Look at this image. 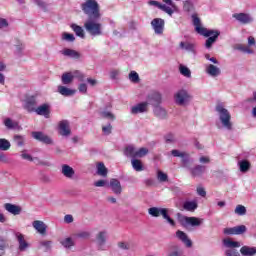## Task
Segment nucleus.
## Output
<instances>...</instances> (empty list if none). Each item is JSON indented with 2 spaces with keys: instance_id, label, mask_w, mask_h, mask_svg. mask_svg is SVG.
Here are the masks:
<instances>
[{
  "instance_id": "obj_50",
  "label": "nucleus",
  "mask_w": 256,
  "mask_h": 256,
  "mask_svg": "<svg viewBox=\"0 0 256 256\" xmlns=\"http://www.w3.org/2000/svg\"><path fill=\"white\" fill-rule=\"evenodd\" d=\"M164 141L167 144L177 143V139H175V135L173 133H168L164 135Z\"/></svg>"
},
{
  "instance_id": "obj_59",
  "label": "nucleus",
  "mask_w": 256,
  "mask_h": 256,
  "mask_svg": "<svg viewBox=\"0 0 256 256\" xmlns=\"http://www.w3.org/2000/svg\"><path fill=\"white\" fill-rule=\"evenodd\" d=\"M101 117H104V119H115V115H113V113L109 112V111H102L100 113Z\"/></svg>"
},
{
  "instance_id": "obj_20",
  "label": "nucleus",
  "mask_w": 256,
  "mask_h": 256,
  "mask_svg": "<svg viewBox=\"0 0 256 256\" xmlns=\"http://www.w3.org/2000/svg\"><path fill=\"white\" fill-rule=\"evenodd\" d=\"M153 113L158 119H167V110L163 108L161 104L153 107Z\"/></svg>"
},
{
  "instance_id": "obj_3",
  "label": "nucleus",
  "mask_w": 256,
  "mask_h": 256,
  "mask_svg": "<svg viewBox=\"0 0 256 256\" xmlns=\"http://www.w3.org/2000/svg\"><path fill=\"white\" fill-rule=\"evenodd\" d=\"M171 155L173 157H181V163H182V167H184V169H188L191 177H203V175H205V173H207V166L203 165V164H196L194 167H190L189 163H193L194 159L191 157V155L187 152H181L177 149H173L171 151Z\"/></svg>"
},
{
  "instance_id": "obj_62",
  "label": "nucleus",
  "mask_w": 256,
  "mask_h": 256,
  "mask_svg": "<svg viewBox=\"0 0 256 256\" xmlns=\"http://www.w3.org/2000/svg\"><path fill=\"white\" fill-rule=\"evenodd\" d=\"M0 163H9V156L3 152H0Z\"/></svg>"
},
{
  "instance_id": "obj_47",
  "label": "nucleus",
  "mask_w": 256,
  "mask_h": 256,
  "mask_svg": "<svg viewBox=\"0 0 256 256\" xmlns=\"http://www.w3.org/2000/svg\"><path fill=\"white\" fill-rule=\"evenodd\" d=\"M63 41H67L68 43H73L75 41V35L69 32H64L62 34Z\"/></svg>"
},
{
  "instance_id": "obj_9",
  "label": "nucleus",
  "mask_w": 256,
  "mask_h": 256,
  "mask_svg": "<svg viewBox=\"0 0 256 256\" xmlns=\"http://www.w3.org/2000/svg\"><path fill=\"white\" fill-rule=\"evenodd\" d=\"M14 237L18 243V251L25 253L31 247V244L25 240V236L21 232H14Z\"/></svg>"
},
{
  "instance_id": "obj_1",
  "label": "nucleus",
  "mask_w": 256,
  "mask_h": 256,
  "mask_svg": "<svg viewBox=\"0 0 256 256\" xmlns=\"http://www.w3.org/2000/svg\"><path fill=\"white\" fill-rule=\"evenodd\" d=\"M82 11L87 15V20L84 23V29L91 35V37H98L103 35L101 21V12L99 10V3L96 0H86L82 4Z\"/></svg>"
},
{
  "instance_id": "obj_46",
  "label": "nucleus",
  "mask_w": 256,
  "mask_h": 256,
  "mask_svg": "<svg viewBox=\"0 0 256 256\" xmlns=\"http://www.w3.org/2000/svg\"><path fill=\"white\" fill-rule=\"evenodd\" d=\"M179 72L184 76V77H191V70L189 69V67L181 64L179 66Z\"/></svg>"
},
{
  "instance_id": "obj_24",
  "label": "nucleus",
  "mask_w": 256,
  "mask_h": 256,
  "mask_svg": "<svg viewBox=\"0 0 256 256\" xmlns=\"http://www.w3.org/2000/svg\"><path fill=\"white\" fill-rule=\"evenodd\" d=\"M131 165L132 169H134V171H137L138 173L141 171H145V165H143V161L138 158H132Z\"/></svg>"
},
{
  "instance_id": "obj_41",
  "label": "nucleus",
  "mask_w": 256,
  "mask_h": 256,
  "mask_svg": "<svg viewBox=\"0 0 256 256\" xmlns=\"http://www.w3.org/2000/svg\"><path fill=\"white\" fill-rule=\"evenodd\" d=\"M60 243L65 249H71V247H75V242L71 237L62 240Z\"/></svg>"
},
{
  "instance_id": "obj_5",
  "label": "nucleus",
  "mask_w": 256,
  "mask_h": 256,
  "mask_svg": "<svg viewBox=\"0 0 256 256\" xmlns=\"http://www.w3.org/2000/svg\"><path fill=\"white\" fill-rule=\"evenodd\" d=\"M216 111L219 113L220 123L224 129L231 131L233 129V123H231V113H229V110L223 107V104H218L216 106Z\"/></svg>"
},
{
  "instance_id": "obj_32",
  "label": "nucleus",
  "mask_w": 256,
  "mask_h": 256,
  "mask_svg": "<svg viewBox=\"0 0 256 256\" xmlns=\"http://www.w3.org/2000/svg\"><path fill=\"white\" fill-rule=\"evenodd\" d=\"M62 174L64 177H67L68 179H71L73 175H75V170L67 164L62 165Z\"/></svg>"
},
{
  "instance_id": "obj_60",
  "label": "nucleus",
  "mask_w": 256,
  "mask_h": 256,
  "mask_svg": "<svg viewBox=\"0 0 256 256\" xmlns=\"http://www.w3.org/2000/svg\"><path fill=\"white\" fill-rule=\"evenodd\" d=\"M225 255L226 256H241V254H239V252L237 251V249H227L225 251Z\"/></svg>"
},
{
  "instance_id": "obj_52",
  "label": "nucleus",
  "mask_w": 256,
  "mask_h": 256,
  "mask_svg": "<svg viewBox=\"0 0 256 256\" xmlns=\"http://www.w3.org/2000/svg\"><path fill=\"white\" fill-rule=\"evenodd\" d=\"M129 80L131 81V83H139V74L136 71H131L129 73Z\"/></svg>"
},
{
  "instance_id": "obj_10",
  "label": "nucleus",
  "mask_w": 256,
  "mask_h": 256,
  "mask_svg": "<svg viewBox=\"0 0 256 256\" xmlns=\"http://www.w3.org/2000/svg\"><path fill=\"white\" fill-rule=\"evenodd\" d=\"M150 25L155 33V35H163V31H165V20L162 18H154Z\"/></svg>"
},
{
  "instance_id": "obj_45",
  "label": "nucleus",
  "mask_w": 256,
  "mask_h": 256,
  "mask_svg": "<svg viewBox=\"0 0 256 256\" xmlns=\"http://www.w3.org/2000/svg\"><path fill=\"white\" fill-rule=\"evenodd\" d=\"M14 141H15L17 147H23V145H25V136L15 134Z\"/></svg>"
},
{
  "instance_id": "obj_29",
  "label": "nucleus",
  "mask_w": 256,
  "mask_h": 256,
  "mask_svg": "<svg viewBox=\"0 0 256 256\" xmlns=\"http://www.w3.org/2000/svg\"><path fill=\"white\" fill-rule=\"evenodd\" d=\"M70 27L72 31H74L76 37H80V39H85V30L83 29V27L77 24H71Z\"/></svg>"
},
{
  "instance_id": "obj_33",
  "label": "nucleus",
  "mask_w": 256,
  "mask_h": 256,
  "mask_svg": "<svg viewBox=\"0 0 256 256\" xmlns=\"http://www.w3.org/2000/svg\"><path fill=\"white\" fill-rule=\"evenodd\" d=\"M9 248V243H7V239L0 235V256H4L7 253V249Z\"/></svg>"
},
{
  "instance_id": "obj_25",
  "label": "nucleus",
  "mask_w": 256,
  "mask_h": 256,
  "mask_svg": "<svg viewBox=\"0 0 256 256\" xmlns=\"http://www.w3.org/2000/svg\"><path fill=\"white\" fill-rule=\"evenodd\" d=\"M240 253L242 256H255L256 255V247L242 246L240 249Z\"/></svg>"
},
{
  "instance_id": "obj_7",
  "label": "nucleus",
  "mask_w": 256,
  "mask_h": 256,
  "mask_svg": "<svg viewBox=\"0 0 256 256\" xmlns=\"http://www.w3.org/2000/svg\"><path fill=\"white\" fill-rule=\"evenodd\" d=\"M191 99H193V97L185 89L178 90L174 94V101L176 105H179L180 107H185L186 105H189V103H191Z\"/></svg>"
},
{
  "instance_id": "obj_19",
  "label": "nucleus",
  "mask_w": 256,
  "mask_h": 256,
  "mask_svg": "<svg viewBox=\"0 0 256 256\" xmlns=\"http://www.w3.org/2000/svg\"><path fill=\"white\" fill-rule=\"evenodd\" d=\"M4 209L11 215H21L22 208L17 204L5 203Z\"/></svg>"
},
{
  "instance_id": "obj_64",
  "label": "nucleus",
  "mask_w": 256,
  "mask_h": 256,
  "mask_svg": "<svg viewBox=\"0 0 256 256\" xmlns=\"http://www.w3.org/2000/svg\"><path fill=\"white\" fill-rule=\"evenodd\" d=\"M78 91L79 93H87V84L85 83H81L79 86H78Z\"/></svg>"
},
{
  "instance_id": "obj_61",
  "label": "nucleus",
  "mask_w": 256,
  "mask_h": 256,
  "mask_svg": "<svg viewBox=\"0 0 256 256\" xmlns=\"http://www.w3.org/2000/svg\"><path fill=\"white\" fill-rule=\"evenodd\" d=\"M223 233H224V235H235V226L229 227V228H224Z\"/></svg>"
},
{
  "instance_id": "obj_40",
  "label": "nucleus",
  "mask_w": 256,
  "mask_h": 256,
  "mask_svg": "<svg viewBox=\"0 0 256 256\" xmlns=\"http://www.w3.org/2000/svg\"><path fill=\"white\" fill-rule=\"evenodd\" d=\"M4 125L6 128L8 129H17V127H19V124L17 122H14L13 119L11 118H6L4 119Z\"/></svg>"
},
{
  "instance_id": "obj_39",
  "label": "nucleus",
  "mask_w": 256,
  "mask_h": 256,
  "mask_svg": "<svg viewBox=\"0 0 256 256\" xmlns=\"http://www.w3.org/2000/svg\"><path fill=\"white\" fill-rule=\"evenodd\" d=\"M170 249L168 256H183V251L179 249V245H172Z\"/></svg>"
},
{
  "instance_id": "obj_56",
  "label": "nucleus",
  "mask_w": 256,
  "mask_h": 256,
  "mask_svg": "<svg viewBox=\"0 0 256 256\" xmlns=\"http://www.w3.org/2000/svg\"><path fill=\"white\" fill-rule=\"evenodd\" d=\"M72 75L74 79H78V81H85V74L79 70H76Z\"/></svg>"
},
{
  "instance_id": "obj_16",
  "label": "nucleus",
  "mask_w": 256,
  "mask_h": 256,
  "mask_svg": "<svg viewBox=\"0 0 256 256\" xmlns=\"http://www.w3.org/2000/svg\"><path fill=\"white\" fill-rule=\"evenodd\" d=\"M147 107H149V103L140 102L131 107L132 115H139V113H147Z\"/></svg>"
},
{
  "instance_id": "obj_44",
  "label": "nucleus",
  "mask_w": 256,
  "mask_h": 256,
  "mask_svg": "<svg viewBox=\"0 0 256 256\" xmlns=\"http://www.w3.org/2000/svg\"><path fill=\"white\" fill-rule=\"evenodd\" d=\"M135 147L133 146H127L124 150V155H126V157H131V159H135Z\"/></svg>"
},
{
  "instance_id": "obj_30",
  "label": "nucleus",
  "mask_w": 256,
  "mask_h": 256,
  "mask_svg": "<svg viewBox=\"0 0 256 256\" xmlns=\"http://www.w3.org/2000/svg\"><path fill=\"white\" fill-rule=\"evenodd\" d=\"M35 105H37V101L35 100V97L32 96L26 100L24 107L29 113H33V111L36 110Z\"/></svg>"
},
{
  "instance_id": "obj_54",
  "label": "nucleus",
  "mask_w": 256,
  "mask_h": 256,
  "mask_svg": "<svg viewBox=\"0 0 256 256\" xmlns=\"http://www.w3.org/2000/svg\"><path fill=\"white\" fill-rule=\"evenodd\" d=\"M113 131V126L111 125V122H108L106 126H102V132L104 135H111Z\"/></svg>"
},
{
  "instance_id": "obj_58",
  "label": "nucleus",
  "mask_w": 256,
  "mask_h": 256,
  "mask_svg": "<svg viewBox=\"0 0 256 256\" xmlns=\"http://www.w3.org/2000/svg\"><path fill=\"white\" fill-rule=\"evenodd\" d=\"M94 187H109V181L107 180H98L94 182Z\"/></svg>"
},
{
  "instance_id": "obj_37",
  "label": "nucleus",
  "mask_w": 256,
  "mask_h": 256,
  "mask_svg": "<svg viewBox=\"0 0 256 256\" xmlns=\"http://www.w3.org/2000/svg\"><path fill=\"white\" fill-rule=\"evenodd\" d=\"M180 49H184L185 51L195 53V44L182 41L180 42Z\"/></svg>"
},
{
  "instance_id": "obj_2",
  "label": "nucleus",
  "mask_w": 256,
  "mask_h": 256,
  "mask_svg": "<svg viewBox=\"0 0 256 256\" xmlns=\"http://www.w3.org/2000/svg\"><path fill=\"white\" fill-rule=\"evenodd\" d=\"M192 23L195 27L196 33L198 35H202V37H206L204 47L206 49H211L215 43H217V40L219 39V36L221 35V31L215 30V29H207L203 26H201V18L194 13L191 15Z\"/></svg>"
},
{
  "instance_id": "obj_43",
  "label": "nucleus",
  "mask_w": 256,
  "mask_h": 256,
  "mask_svg": "<svg viewBox=\"0 0 256 256\" xmlns=\"http://www.w3.org/2000/svg\"><path fill=\"white\" fill-rule=\"evenodd\" d=\"M149 153V149L142 147L139 150H137L134 154L135 159H141L145 157Z\"/></svg>"
},
{
  "instance_id": "obj_21",
  "label": "nucleus",
  "mask_w": 256,
  "mask_h": 256,
  "mask_svg": "<svg viewBox=\"0 0 256 256\" xmlns=\"http://www.w3.org/2000/svg\"><path fill=\"white\" fill-rule=\"evenodd\" d=\"M222 243L227 249H237L241 247V242L235 241L231 238H224Z\"/></svg>"
},
{
  "instance_id": "obj_42",
  "label": "nucleus",
  "mask_w": 256,
  "mask_h": 256,
  "mask_svg": "<svg viewBox=\"0 0 256 256\" xmlns=\"http://www.w3.org/2000/svg\"><path fill=\"white\" fill-rule=\"evenodd\" d=\"M97 241H98L99 247H102V245H105V241H107V232L105 231L99 232L97 236Z\"/></svg>"
},
{
  "instance_id": "obj_11",
  "label": "nucleus",
  "mask_w": 256,
  "mask_h": 256,
  "mask_svg": "<svg viewBox=\"0 0 256 256\" xmlns=\"http://www.w3.org/2000/svg\"><path fill=\"white\" fill-rule=\"evenodd\" d=\"M33 139H36V141H40L41 143H44L45 145H53V139L51 137L45 135L41 131H34L32 132Z\"/></svg>"
},
{
  "instance_id": "obj_6",
  "label": "nucleus",
  "mask_w": 256,
  "mask_h": 256,
  "mask_svg": "<svg viewBox=\"0 0 256 256\" xmlns=\"http://www.w3.org/2000/svg\"><path fill=\"white\" fill-rule=\"evenodd\" d=\"M148 213L149 215H151V217H163V219H165L167 221V223H169V225H171V227H175L176 223L175 220H173V218H171V216H169V209L167 208H160V207H150L148 209Z\"/></svg>"
},
{
  "instance_id": "obj_51",
  "label": "nucleus",
  "mask_w": 256,
  "mask_h": 256,
  "mask_svg": "<svg viewBox=\"0 0 256 256\" xmlns=\"http://www.w3.org/2000/svg\"><path fill=\"white\" fill-rule=\"evenodd\" d=\"M157 177L158 181H160L161 183H167V181H169V176L163 171H158Z\"/></svg>"
},
{
  "instance_id": "obj_23",
  "label": "nucleus",
  "mask_w": 256,
  "mask_h": 256,
  "mask_svg": "<svg viewBox=\"0 0 256 256\" xmlns=\"http://www.w3.org/2000/svg\"><path fill=\"white\" fill-rule=\"evenodd\" d=\"M58 93L63 95V97H71L77 93V90L68 88L66 86H58Z\"/></svg>"
},
{
  "instance_id": "obj_17",
  "label": "nucleus",
  "mask_w": 256,
  "mask_h": 256,
  "mask_svg": "<svg viewBox=\"0 0 256 256\" xmlns=\"http://www.w3.org/2000/svg\"><path fill=\"white\" fill-rule=\"evenodd\" d=\"M58 129L60 131V135L64 137H69L71 135V128H69V121L61 120L58 124Z\"/></svg>"
},
{
  "instance_id": "obj_55",
  "label": "nucleus",
  "mask_w": 256,
  "mask_h": 256,
  "mask_svg": "<svg viewBox=\"0 0 256 256\" xmlns=\"http://www.w3.org/2000/svg\"><path fill=\"white\" fill-rule=\"evenodd\" d=\"M74 237H76L77 239H89V237H91V233L87 231H83V232L74 234Z\"/></svg>"
},
{
  "instance_id": "obj_26",
  "label": "nucleus",
  "mask_w": 256,
  "mask_h": 256,
  "mask_svg": "<svg viewBox=\"0 0 256 256\" xmlns=\"http://www.w3.org/2000/svg\"><path fill=\"white\" fill-rule=\"evenodd\" d=\"M206 73L211 77H218V75H221V69L213 64H209L206 68Z\"/></svg>"
},
{
  "instance_id": "obj_13",
  "label": "nucleus",
  "mask_w": 256,
  "mask_h": 256,
  "mask_svg": "<svg viewBox=\"0 0 256 256\" xmlns=\"http://www.w3.org/2000/svg\"><path fill=\"white\" fill-rule=\"evenodd\" d=\"M35 113L45 117V119H49L51 115V105L44 103L36 108Z\"/></svg>"
},
{
  "instance_id": "obj_34",
  "label": "nucleus",
  "mask_w": 256,
  "mask_h": 256,
  "mask_svg": "<svg viewBox=\"0 0 256 256\" xmlns=\"http://www.w3.org/2000/svg\"><path fill=\"white\" fill-rule=\"evenodd\" d=\"M73 79H75V76H73L71 72H66L62 74L63 85H70V83H73Z\"/></svg>"
},
{
  "instance_id": "obj_53",
  "label": "nucleus",
  "mask_w": 256,
  "mask_h": 256,
  "mask_svg": "<svg viewBox=\"0 0 256 256\" xmlns=\"http://www.w3.org/2000/svg\"><path fill=\"white\" fill-rule=\"evenodd\" d=\"M235 213L236 215H240V216L246 215L247 208H245V206L243 205H237L235 208Z\"/></svg>"
},
{
  "instance_id": "obj_22",
  "label": "nucleus",
  "mask_w": 256,
  "mask_h": 256,
  "mask_svg": "<svg viewBox=\"0 0 256 256\" xmlns=\"http://www.w3.org/2000/svg\"><path fill=\"white\" fill-rule=\"evenodd\" d=\"M34 229L37 230L38 233H40V235H45L47 233V225L44 224L43 221L41 220H35L32 223Z\"/></svg>"
},
{
  "instance_id": "obj_49",
  "label": "nucleus",
  "mask_w": 256,
  "mask_h": 256,
  "mask_svg": "<svg viewBox=\"0 0 256 256\" xmlns=\"http://www.w3.org/2000/svg\"><path fill=\"white\" fill-rule=\"evenodd\" d=\"M20 157L24 161H30V162H33L34 159L39 160V158H37V157L33 158V156H31V154H28L27 150H23Z\"/></svg>"
},
{
  "instance_id": "obj_48",
  "label": "nucleus",
  "mask_w": 256,
  "mask_h": 256,
  "mask_svg": "<svg viewBox=\"0 0 256 256\" xmlns=\"http://www.w3.org/2000/svg\"><path fill=\"white\" fill-rule=\"evenodd\" d=\"M235 235H243L244 233H247V226L245 225H238L234 226Z\"/></svg>"
},
{
  "instance_id": "obj_35",
  "label": "nucleus",
  "mask_w": 256,
  "mask_h": 256,
  "mask_svg": "<svg viewBox=\"0 0 256 256\" xmlns=\"http://www.w3.org/2000/svg\"><path fill=\"white\" fill-rule=\"evenodd\" d=\"M32 3L37 5V7L44 11V13H47V11H49V4L43 0H32Z\"/></svg>"
},
{
  "instance_id": "obj_28",
  "label": "nucleus",
  "mask_w": 256,
  "mask_h": 256,
  "mask_svg": "<svg viewBox=\"0 0 256 256\" xmlns=\"http://www.w3.org/2000/svg\"><path fill=\"white\" fill-rule=\"evenodd\" d=\"M238 167L241 173H247L251 169V162L247 159H242L238 161Z\"/></svg>"
},
{
  "instance_id": "obj_31",
  "label": "nucleus",
  "mask_w": 256,
  "mask_h": 256,
  "mask_svg": "<svg viewBox=\"0 0 256 256\" xmlns=\"http://www.w3.org/2000/svg\"><path fill=\"white\" fill-rule=\"evenodd\" d=\"M96 173L97 175H100V177H107V173H109V170L107 167H105V163L99 162L96 166Z\"/></svg>"
},
{
  "instance_id": "obj_63",
  "label": "nucleus",
  "mask_w": 256,
  "mask_h": 256,
  "mask_svg": "<svg viewBox=\"0 0 256 256\" xmlns=\"http://www.w3.org/2000/svg\"><path fill=\"white\" fill-rule=\"evenodd\" d=\"M23 49H25L23 45L16 46L15 55H17L18 57H21V55H23Z\"/></svg>"
},
{
  "instance_id": "obj_15",
  "label": "nucleus",
  "mask_w": 256,
  "mask_h": 256,
  "mask_svg": "<svg viewBox=\"0 0 256 256\" xmlns=\"http://www.w3.org/2000/svg\"><path fill=\"white\" fill-rule=\"evenodd\" d=\"M176 237H177V239L182 241V243H184V245L188 249H191V247H193V241L191 239H189V236L184 231L178 230L176 232Z\"/></svg>"
},
{
  "instance_id": "obj_14",
  "label": "nucleus",
  "mask_w": 256,
  "mask_h": 256,
  "mask_svg": "<svg viewBox=\"0 0 256 256\" xmlns=\"http://www.w3.org/2000/svg\"><path fill=\"white\" fill-rule=\"evenodd\" d=\"M199 207L197 201L195 200H185L182 202L181 207L179 208L180 211H190L193 213Z\"/></svg>"
},
{
  "instance_id": "obj_57",
  "label": "nucleus",
  "mask_w": 256,
  "mask_h": 256,
  "mask_svg": "<svg viewBox=\"0 0 256 256\" xmlns=\"http://www.w3.org/2000/svg\"><path fill=\"white\" fill-rule=\"evenodd\" d=\"M160 9L161 11H164V13H167V15H169L170 17L173 16V13H174L173 9L167 6L166 4H162Z\"/></svg>"
},
{
  "instance_id": "obj_18",
  "label": "nucleus",
  "mask_w": 256,
  "mask_h": 256,
  "mask_svg": "<svg viewBox=\"0 0 256 256\" xmlns=\"http://www.w3.org/2000/svg\"><path fill=\"white\" fill-rule=\"evenodd\" d=\"M108 187L111 188V190L113 191V193L115 195H121L123 188L121 187V182L116 179V178H112L110 180V183L108 184Z\"/></svg>"
},
{
  "instance_id": "obj_36",
  "label": "nucleus",
  "mask_w": 256,
  "mask_h": 256,
  "mask_svg": "<svg viewBox=\"0 0 256 256\" xmlns=\"http://www.w3.org/2000/svg\"><path fill=\"white\" fill-rule=\"evenodd\" d=\"M183 10L185 11V13H191L195 11V5L193 4V1L185 0L183 2Z\"/></svg>"
},
{
  "instance_id": "obj_27",
  "label": "nucleus",
  "mask_w": 256,
  "mask_h": 256,
  "mask_svg": "<svg viewBox=\"0 0 256 256\" xmlns=\"http://www.w3.org/2000/svg\"><path fill=\"white\" fill-rule=\"evenodd\" d=\"M62 54H64L65 57H70L71 59H79L81 57V53L70 48H65L62 51Z\"/></svg>"
},
{
  "instance_id": "obj_12",
  "label": "nucleus",
  "mask_w": 256,
  "mask_h": 256,
  "mask_svg": "<svg viewBox=\"0 0 256 256\" xmlns=\"http://www.w3.org/2000/svg\"><path fill=\"white\" fill-rule=\"evenodd\" d=\"M233 18L236 19V21H239L242 25H249V23H253V18L247 13H235L233 14Z\"/></svg>"
},
{
  "instance_id": "obj_4",
  "label": "nucleus",
  "mask_w": 256,
  "mask_h": 256,
  "mask_svg": "<svg viewBox=\"0 0 256 256\" xmlns=\"http://www.w3.org/2000/svg\"><path fill=\"white\" fill-rule=\"evenodd\" d=\"M177 219H178V223H180V225L184 227V229H190V227L192 229L201 227L204 221L203 218H199L195 216H185L181 213H177Z\"/></svg>"
},
{
  "instance_id": "obj_8",
  "label": "nucleus",
  "mask_w": 256,
  "mask_h": 256,
  "mask_svg": "<svg viewBox=\"0 0 256 256\" xmlns=\"http://www.w3.org/2000/svg\"><path fill=\"white\" fill-rule=\"evenodd\" d=\"M145 102L148 103V105L157 107L158 105H161V103H163V95L159 91H151L147 94Z\"/></svg>"
},
{
  "instance_id": "obj_38",
  "label": "nucleus",
  "mask_w": 256,
  "mask_h": 256,
  "mask_svg": "<svg viewBox=\"0 0 256 256\" xmlns=\"http://www.w3.org/2000/svg\"><path fill=\"white\" fill-rule=\"evenodd\" d=\"M11 149V142L5 138H0V151H9Z\"/></svg>"
}]
</instances>
